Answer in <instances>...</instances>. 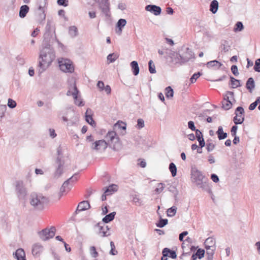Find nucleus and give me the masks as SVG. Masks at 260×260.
<instances>
[{"instance_id": "f257e3e1", "label": "nucleus", "mask_w": 260, "mask_h": 260, "mask_svg": "<svg viewBox=\"0 0 260 260\" xmlns=\"http://www.w3.org/2000/svg\"><path fill=\"white\" fill-rule=\"evenodd\" d=\"M40 52L38 71L39 74L44 72L55 58V52L50 43L43 42Z\"/></svg>"}, {"instance_id": "f03ea898", "label": "nucleus", "mask_w": 260, "mask_h": 260, "mask_svg": "<svg viewBox=\"0 0 260 260\" xmlns=\"http://www.w3.org/2000/svg\"><path fill=\"white\" fill-rule=\"evenodd\" d=\"M191 178L193 183L198 188L209 193L212 192L208 179L196 168H192L191 169Z\"/></svg>"}, {"instance_id": "7ed1b4c3", "label": "nucleus", "mask_w": 260, "mask_h": 260, "mask_svg": "<svg viewBox=\"0 0 260 260\" xmlns=\"http://www.w3.org/2000/svg\"><path fill=\"white\" fill-rule=\"evenodd\" d=\"M29 203L35 209L42 210L48 202L47 198L41 193L32 192L29 196Z\"/></svg>"}, {"instance_id": "20e7f679", "label": "nucleus", "mask_w": 260, "mask_h": 260, "mask_svg": "<svg viewBox=\"0 0 260 260\" xmlns=\"http://www.w3.org/2000/svg\"><path fill=\"white\" fill-rule=\"evenodd\" d=\"M15 191L19 200L25 203L27 191L22 181L19 180L16 182Z\"/></svg>"}, {"instance_id": "39448f33", "label": "nucleus", "mask_w": 260, "mask_h": 260, "mask_svg": "<svg viewBox=\"0 0 260 260\" xmlns=\"http://www.w3.org/2000/svg\"><path fill=\"white\" fill-rule=\"evenodd\" d=\"M79 93V90L77 87L76 82L74 80H72L70 82L69 85L68 90L67 92L68 96L72 95L75 104L78 106H83L84 104L83 101H80L79 103H78L77 98Z\"/></svg>"}, {"instance_id": "423d86ee", "label": "nucleus", "mask_w": 260, "mask_h": 260, "mask_svg": "<svg viewBox=\"0 0 260 260\" xmlns=\"http://www.w3.org/2000/svg\"><path fill=\"white\" fill-rule=\"evenodd\" d=\"M55 32L54 24L51 20H48L45 27V32L44 34V40L43 42L50 43V39L54 36L55 37Z\"/></svg>"}, {"instance_id": "0eeeda50", "label": "nucleus", "mask_w": 260, "mask_h": 260, "mask_svg": "<svg viewBox=\"0 0 260 260\" xmlns=\"http://www.w3.org/2000/svg\"><path fill=\"white\" fill-rule=\"evenodd\" d=\"M56 229L54 226H51L50 229H45L38 232L40 238L44 241L52 238L55 234Z\"/></svg>"}, {"instance_id": "6e6552de", "label": "nucleus", "mask_w": 260, "mask_h": 260, "mask_svg": "<svg viewBox=\"0 0 260 260\" xmlns=\"http://www.w3.org/2000/svg\"><path fill=\"white\" fill-rule=\"evenodd\" d=\"M47 0H37L38 9L37 13L38 15V21H40V23H42L45 19V8Z\"/></svg>"}, {"instance_id": "1a4fd4ad", "label": "nucleus", "mask_w": 260, "mask_h": 260, "mask_svg": "<svg viewBox=\"0 0 260 260\" xmlns=\"http://www.w3.org/2000/svg\"><path fill=\"white\" fill-rule=\"evenodd\" d=\"M60 69L66 73H72L74 71V67L70 60L61 58L58 60Z\"/></svg>"}, {"instance_id": "9d476101", "label": "nucleus", "mask_w": 260, "mask_h": 260, "mask_svg": "<svg viewBox=\"0 0 260 260\" xmlns=\"http://www.w3.org/2000/svg\"><path fill=\"white\" fill-rule=\"evenodd\" d=\"M99 9L102 13L105 15L106 19L108 20L110 18L111 13L110 10V4L108 0H102L99 4Z\"/></svg>"}, {"instance_id": "9b49d317", "label": "nucleus", "mask_w": 260, "mask_h": 260, "mask_svg": "<svg viewBox=\"0 0 260 260\" xmlns=\"http://www.w3.org/2000/svg\"><path fill=\"white\" fill-rule=\"evenodd\" d=\"M182 51L183 52L180 55V63L187 62L193 57L194 53L188 47H182Z\"/></svg>"}, {"instance_id": "f8f14e48", "label": "nucleus", "mask_w": 260, "mask_h": 260, "mask_svg": "<svg viewBox=\"0 0 260 260\" xmlns=\"http://www.w3.org/2000/svg\"><path fill=\"white\" fill-rule=\"evenodd\" d=\"M182 241V255L189 254L194 249V247L191 245V239L189 237H187Z\"/></svg>"}, {"instance_id": "ddd939ff", "label": "nucleus", "mask_w": 260, "mask_h": 260, "mask_svg": "<svg viewBox=\"0 0 260 260\" xmlns=\"http://www.w3.org/2000/svg\"><path fill=\"white\" fill-rule=\"evenodd\" d=\"M108 146V143L104 140H100L93 142L91 145L92 149L96 151H104Z\"/></svg>"}, {"instance_id": "4468645a", "label": "nucleus", "mask_w": 260, "mask_h": 260, "mask_svg": "<svg viewBox=\"0 0 260 260\" xmlns=\"http://www.w3.org/2000/svg\"><path fill=\"white\" fill-rule=\"evenodd\" d=\"M244 110L242 107H238L235 110L236 116L234 117V122L236 124H242L244 120V117L242 116Z\"/></svg>"}, {"instance_id": "2eb2a0df", "label": "nucleus", "mask_w": 260, "mask_h": 260, "mask_svg": "<svg viewBox=\"0 0 260 260\" xmlns=\"http://www.w3.org/2000/svg\"><path fill=\"white\" fill-rule=\"evenodd\" d=\"M43 250L44 247L40 243H37L32 246L31 253L33 256L36 257H39Z\"/></svg>"}, {"instance_id": "dca6fc26", "label": "nucleus", "mask_w": 260, "mask_h": 260, "mask_svg": "<svg viewBox=\"0 0 260 260\" xmlns=\"http://www.w3.org/2000/svg\"><path fill=\"white\" fill-rule=\"evenodd\" d=\"M106 138L108 140V144H116L119 142V138L115 131L109 132L106 135Z\"/></svg>"}, {"instance_id": "f3484780", "label": "nucleus", "mask_w": 260, "mask_h": 260, "mask_svg": "<svg viewBox=\"0 0 260 260\" xmlns=\"http://www.w3.org/2000/svg\"><path fill=\"white\" fill-rule=\"evenodd\" d=\"M145 10L153 13L156 16L160 15L161 12V8L154 5H149L146 6Z\"/></svg>"}, {"instance_id": "a211bd4d", "label": "nucleus", "mask_w": 260, "mask_h": 260, "mask_svg": "<svg viewBox=\"0 0 260 260\" xmlns=\"http://www.w3.org/2000/svg\"><path fill=\"white\" fill-rule=\"evenodd\" d=\"M72 188V184H68L67 183L64 182L58 193V199H59L62 196L67 194Z\"/></svg>"}, {"instance_id": "6ab92c4d", "label": "nucleus", "mask_w": 260, "mask_h": 260, "mask_svg": "<svg viewBox=\"0 0 260 260\" xmlns=\"http://www.w3.org/2000/svg\"><path fill=\"white\" fill-rule=\"evenodd\" d=\"M13 257L17 260H26L25 252L23 249L20 248L13 253Z\"/></svg>"}, {"instance_id": "aec40b11", "label": "nucleus", "mask_w": 260, "mask_h": 260, "mask_svg": "<svg viewBox=\"0 0 260 260\" xmlns=\"http://www.w3.org/2000/svg\"><path fill=\"white\" fill-rule=\"evenodd\" d=\"M56 162L58 165L57 168L56 169L55 173H54V177L55 178H58L59 177L61 174H62L63 171V163H62L61 161L60 158L59 157H57L56 158Z\"/></svg>"}, {"instance_id": "412c9836", "label": "nucleus", "mask_w": 260, "mask_h": 260, "mask_svg": "<svg viewBox=\"0 0 260 260\" xmlns=\"http://www.w3.org/2000/svg\"><path fill=\"white\" fill-rule=\"evenodd\" d=\"M167 54H168V57L170 59V61L173 64H176L179 62V54L177 52H175L171 50H169V51L167 52Z\"/></svg>"}, {"instance_id": "4be33fe9", "label": "nucleus", "mask_w": 260, "mask_h": 260, "mask_svg": "<svg viewBox=\"0 0 260 260\" xmlns=\"http://www.w3.org/2000/svg\"><path fill=\"white\" fill-rule=\"evenodd\" d=\"M99 228V231L98 234L102 237H107L110 235V233L108 232L109 228L107 225L106 226H101L100 223L96 225Z\"/></svg>"}, {"instance_id": "5701e85b", "label": "nucleus", "mask_w": 260, "mask_h": 260, "mask_svg": "<svg viewBox=\"0 0 260 260\" xmlns=\"http://www.w3.org/2000/svg\"><path fill=\"white\" fill-rule=\"evenodd\" d=\"M90 207V206L89 202L87 201H83L79 204L75 213H77L78 212L86 210L89 209Z\"/></svg>"}, {"instance_id": "b1692460", "label": "nucleus", "mask_w": 260, "mask_h": 260, "mask_svg": "<svg viewBox=\"0 0 260 260\" xmlns=\"http://www.w3.org/2000/svg\"><path fill=\"white\" fill-rule=\"evenodd\" d=\"M162 254L164 256L169 257L173 259L176 258L177 255L175 250H171L168 248H165L162 251Z\"/></svg>"}, {"instance_id": "393cba45", "label": "nucleus", "mask_w": 260, "mask_h": 260, "mask_svg": "<svg viewBox=\"0 0 260 260\" xmlns=\"http://www.w3.org/2000/svg\"><path fill=\"white\" fill-rule=\"evenodd\" d=\"M92 110L90 108H88L86 112L85 119L86 121L92 126L95 127L96 123L92 117L91 113Z\"/></svg>"}, {"instance_id": "a878e982", "label": "nucleus", "mask_w": 260, "mask_h": 260, "mask_svg": "<svg viewBox=\"0 0 260 260\" xmlns=\"http://www.w3.org/2000/svg\"><path fill=\"white\" fill-rule=\"evenodd\" d=\"M205 247H210L216 248V241L215 239L212 237H209L205 240L204 242Z\"/></svg>"}, {"instance_id": "bb28decb", "label": "nucleus", "mask_w": 260, "mask_h": 260, "mask_svg": "<svg viewBox=\"0 0 260 260\" xmlns=\"http://www.w3.org/2000/svg\"><path fill=\"white\" fill-rule=\"evenodd\" d=\"M231 48V45L229 42L227 40H222L220 45V49L221 52L224 53L228 52Z\"/></svg>"}, {"instance_id": "cd10ccee", "label": "nucleus", "mask_w": 260, "mask_h": 260, "mask_svg": "<svg viewBox=\"0 0 260 260\" xmlns=\"http://www.w3.org/2000/svg\"><path fill=\"white\" fill-rule=\"evenodd\" d=\"M222 65L221 62L216 60L209 61L206 64L208 68H214L215 69H219Z\"/></svg>"}, {"instance_id": "c85d7f7f", "label": "nucleus", "mask_w": 260, "mask_h": 260, "mask_svg": "<svg viewBox=\"0 0 260 260\" xmlns=\"http://www.w3.org/2000/svg\"><path fill=\"white\" fill-rule=\"evenodd\" d=\"M29 8L27 5H24L22 6L19 10V16L20 18H24L27 13L29 12Z\"/></svg>"}, {"instance_id": "c756f323", "label": "nucleus", "mask_w": 260, "mask_h": 260, "mask_svg": "<svg viewBox=\"0 0 260 260\" xmlns=\"http://www.w3.org/2000/svg\"><path fill=\"white\" fill-rule=\"evenodd\" d=\"M219 4L217 1L213 0L210 5V11L213 13L215 14L218 9Z\"/></svg>"}, {"instance_id": "7c9ffc66", "label": "nucleus", "mask_w": 260, "mask_h": 260, "mask_svg": "<svg viewBox=\"0 0 260 260\" xmlns=\"http://www.w3.org/2000/svg\"><path fill=\"white\" fill-rule=\"evenodd\" d=\"M205 254V250L202 249H199L197 250V252L193 254L191 256V258L192 260H196L197 257H198L199 259H201L202 257H204Z\"/></svg>"}, {"instance_id": "2f4dec72", "label": "nucleus", "mask_w": 260, "mask_h": 260, "mask_svg": "<svg viewBox=\"0 0 260 260\" xmlns=\"http://www.w3.org/2000/svg\"><path fill=\"white\" fill-rule=\"evenodd\" d=\"M246 87L250 92H251L252 90L254 88L255 83L252 77L248 79L246 84Z\"/></svg>"}, {"instance_id": "473e14b6", "label": "nucleus", "mask_w": 260, "mask_h": 260, "mask_svg": "<svg viewBox=\"0 0 260 260\" xmlns=\"http://www.w3.org/2000/svg\"><path fill=\"white\" fill-rule=\"evenodd\" d=\"M131 66L132 67V71L133 73V74L135 76H137L139 73V67L138 63L137 61H133L131 62Z\"/></svg>"}, {"instance_id": "72a5a7b5", "label": "nucleus", "mask_w": 260, "mask_h": 260, "mask_svg": "<svg viewBox=\"0 0 260 260\" xmlns=\"http://www.w3.org/2000/svg\"><path fill=\"white\" fill-rule=\"evenodd\" d=\"M116 215L115 212H113L109 214L106 215L103 219L102 221L105 223H109V222L112 221L115 217Z\"/></svg>"}, {"instance_id": "f704fd0d", "label": "nucleus", "mask_w": 260, "mask_h": 260, "mask_svg": "<svg viewBox=\"0 0 260 260\" xmlns=\"http://www.w3.org/2000/svg\"><path fill=\"white\" fill-rule=\"evenodd\" d=\"M126 123L123 122H119L118 121L116 124H114V128L115 129H121L123 131L121 132L122 135H124L125 133L126 130Z\"/></svg>"}, {"instance_id": "c9c22d12", "label": "nucleus", "mask_w": 260, "mask_h": 260, "mask_svg": "<svg viewBox=\"0 0 260 260\" xmlns=\"http://www.w3.org/2000/svg\"><path fill=\"white\" fill-rule=\"evenodd\" d=\"M216 134L218 136V138L220 140L224 139L227 137V133L223 132V128L221 126L218 127Z\"/></svg>"}, {"instance_id": "e433bc0d", "label": "nucleus", "mask_w": 260, "mask_h": 260, "mask_svg": "<svg viewBox=\"0 0 260 260\" xmlns=\"http://www.w3.org/2000/svg\"><path fill=\"white\" fill-rule=\"evenodd\" d=\"M69 34L72 38H75L78 35V28L75 26H70L69 28Z\"/></svg>"}, {"instance_id": "4c0bfd02", "label": "nucleus", "mask_w": 260, "mask_h": 260, "mask_svg": "<svg viewBox=\"0 0 260 260\" xmlns=\"http://www.w3.org/2000/svg\"><path fill=\"white\" fill-rule=\"evenodd\" d=\"M117 189V186L115 184H111L106 188L105 193L107 194H111L112 192L116 191Z\"/></svg>"}, {"instance_id": "58836bf2", "label": "nucleus", "mask_w": 260, "mask_h": 260, "mask_svg": "<svg viewBox=\"0 0 260 260\" xmlns=\"http://www.w3.org/2000/svg\"><path fill=\"white\" fill-rule=\"evenodd\" d=\"M78 176V173H75L72 177L64 181L66 183H67L68 184H72V187L73 186V184L77 180Z\"/></svg>"}, {"instance_id": "ea45409f", "label": "nucleus", "mask_w": 260, "mask_h": 260, "mask_svg": "<svg viewBox=\"0 0 260 260\" xmlns=\"http://www.w3.org/2000/svg\"><path fill=\"white\" fill-rule=\"evenodd\" d=\"M126 24V20L124 19L121 18L118 20L116 23V27L120 30L122 32V28L125 26Z\"/></svg>"}, {"instance_id": "a19ab883", "label": "nucleus", "mask_w": 260, "mask_h": 260, "mask_svg": "<svg viewBox=\"0 0 260 260\" xmlns=\"http://www.w3.org/2000/svg\"><path fill=\"white\" fill-rule=\"evenodd\" d=\"M230 79L232 88H235L241 86L239 80L236 79L232 76L230 77Z\"/></svg>"}, {"instance_id": "79ce46f5", "label": "nucleus", "mask_w": 260, "mask_h": 260, "mask_svg": "<svg viewBox=\"0 0 260 260\" xmlns=\"http://www.w3.org/2000/svg\"><path fill=\"white\" fill-rule=\"evenodd\" d=\"M206 149L208 152H211L214 150L215 145L213 143L212 140H208L206 142Z\"/></svg>"}, {"instance_id": "37998d69", "label": "nucleus", "mask_w": 260, "mask_h": 260, "mask_svg": "<svg viewBox=\"0 0 260 260\" xmlns=\"http://www.w3.org/2000/svg\"><path fill=\"white\" fill-rule=\"evenodd\" d=\"M165 94L168 99L172 98L173 97L174 91L171 86H168L165 89Z\"/></svg>"}, {"instance_id": "c03bdc74", "label": "nucleus", "mask_w": 260, "mask_h": 260, "mask_svg": "<svg viewBox=\"0 0 260 260\" xmlns=\"http://www.w3.org/2000/svg\"><path fill=\"white\" fill-rule=\"evenodd\" d=\"M206 249V253L208 255V260H212L213 258V256L214 253V251L216 248H213L210 247H205Z\"/></svg>"}, {"instance_id": "a18cd8bd", "label": "nucleus", "mask_w": 260, "mask_h": 260, "mask_svg": "<svg viewBox=\"0 0 260 260\" xmlns=\"http://www.w3.org/2000/svg\"><path fill=\"white\" fill-rule=\"evenodd\" d=\"M119 57V55L115 53L109 54L107 56V60L109 61V63H112L114 62L116 59H117Z\"/></svg>"}, {"instance_id": "49530a36", "label": "nucleus", "mask_w": 260, "mask_h": 260, "mask_svg": "<svg viewBox=\"0 0 260 260\" xmlns=\"http://www.w3.org/2000/svg\"><path fill=\"white\" fill-rule=\"evenodd\" d=\"M177 208L176 206H173L167 210V215L169 217L174 216L176 213Z\"/></svg>"}, {"instance_id": "de8ad7c7", "label": "nucleus", "mask_w": 260, "mask_h": 260, "mask_svg": "<svg viewBox=\"0 0 260 260\" xmlns=\"http://www.w3.org/2000/svg\"><path fill=\"white\" fill-rule=\"evenodd\" d=\"M222 108L225 110H229L232 106V103L231 101H223L222 102Z\"/></svg>"}, {"instance_id": "09e8293b", "label": "nucleus", "mask_w": 260, "mask_h": 260, "mask_svg": "<svg viewBox=\"0 0 260 260\" xmlns=\"http://www.w3.org/2000/svg\"><path fill=\"white\" fill-rule=\"evenodd\" d=\"M169 170L171 172L172 175L173 177H174L177 174V168L176 165L173 163L171 162L169 165Z\"/></svg>"}, {"instance_id": "8fccbe9b", "label": "nucleus", "mask_w": 260, "mask_h": 260, "mask_svg": "<svg viewBox=\"0 0 260 260\" xmlns=\"http://www.w3.org/2000/svg\"><path fill=\"white\" fill-rule=\"evenodd\" d=\"M243 29L244 26L243 25V23L240 21H238L235 24V27L234 28V31L235 32L241 31Z\"/></svg>"}, {"instance_id": "3c124183", "label": "nucleus", "mask_w": 260, "mask_h": 260, "mask_svg": "<svg viewBox=\"0 0 260 260\" xmlns=\"http://www.w3.org/2000/svg\"><path fill=\"white\" fill-rule=\"evenodd\" d=\"M149 71L151 74H155L156 73L155 67L152 60L148 62Z\"/></svg>"}, {"instance_id": "603ef678", "label": "nucleus", "mask_w": 260, "mask_h": 260, "mask_svg": "<svg viewBox=\"0 0 260 260\" xmlns=\"http://www.w3.org/2000/svg\"><path fill=\"white\" fill-rule=\"evenodd\" d=\"M168 219L160 218L158 223H156V226L158 228H163L168 223Z\"/></svg>"}, {"instance_id": "864d4df0", "label": "nucleus", "mask_w": 260, "mask_h": 260, "mask_svg": "<svg viewBox=\"0 0 260 260\" xmlns=\"http://www.w3.org/2000/svg\"><path fill=\"white\" fill-rule=\"evenodd\" d=\"M164 188H165V184L162 183H160L157 184V186L155 188L154 191L156 193L159 194L164 190Z\"/></svg>"}, {"instance_id": "5fc2aeb1", "label": "nucleus", "mask_w": 260, "mask_h": 260, "mask_svg": "<svg viewBox=\"0 0 260 260\" xmlns=\"http://www.w3.org/2000/svg\"><path fill=\"white\" fill-rule=\"evenodd\" d=\"M234 93L232 91H228L226 95L224 97L223 101H231V100H234Z\"/></svg>"}, {"instance_id": "6e6d98bb", "label": "nucleus", "mask_w": 260, "mask_h": 260, "mask_svg": "<svg viewBox=\"0 0 260 260\" xmlns=\"http://www.w3.org/2000/svg\"><path fill=\"white\" fill-rule=\"evenodd\" d=\"M90 253L92 257L96 258L98 256L99 253L96 251V248L94 246H91L90 248Z\"/></svg>"}, {"instance_id": "4d7b16f0", "label": "nucleus", "mask_w": 260, "mask_h": 260, "mask_svg": "<svg viewBox=\"0 0 260 260\" xmlns=\"http://www.w3.org/2000/svg\"><path fill=\"white\" fill-rule=\"evenodd\" d=\"M201 75V73L200 72H198L197 73L194 74L190 79V81L191 83H194L197 79L200 77Z\"/></svg>"}, {"instance_id": "13d9d810", "label": "nucleus", "mask_w": 260, "mask_h": 260, "mask_svg": "<svg viewBox=\"0 0 260 260\" xmlns=\"http://www.w3.org/2000/svg\"><path fill=\"white\" fill-rule=\"evenodd\" d=\"M111 250L109 252L110 254L113 255H115L117 254V251L115 250V246L113 241L110 242Z\"/></svg>"}, {"instance_id": "bf43d9fd", "label": "nucleus", "mask_w": 260, "mask_h": 260, "mask_svg": "<svg viewBox=\"0 0 260 260\" xmlns=\"http://www.w3.org/2000/svg\"><path fill=\"white\" fill-rule=\"evenodd\" d=\"M16 102L11 99H9L8 101V106L11 109L14 108L16 107Z\"/></svg>"}, {"instance_id": "052dcab7", "label": "nucleus", "mask_w": 260, "mask_h": 260, "mask_svg": "<svg viewBox=\"0 0 260 260\" xmlns=\"http://www.w3.org/2000/svg\"><path fill=\"white\" fill-rule=\"evenodd\" d=\"M254 70L256 72H260V58L255 60Z\"/></svg>"}, {"instance_id": "680f3d73", "label": "nucleus", "mask_w": 260, "mask_h": 260, "mask_svg": "<svg viewBox=\"0 0 260 260\" xmlns=\"http://www.w3.org/2000/svg\"><path fill=\"white\" fill-rule=\"evenodd\" d=\"M7 109L6 106H1L0 107V118L2 119L4 116L5 112Z\"/></svg>"}, {"instance_id": "e2e57ef3", "label": "nucleus", "mask_w": 260, "mask_h": 260, "mask_svg": "<svg viewBox=\"0 0 260 260\" xmlns=\"http://www.w3.org/2000/svg\"><path fill=\"white\" fill-rule=\"evenodd\" d=\"M231 71L232 73L236 76L239 75L238 67L236 65H233L231 67Z\"/></svg>"}, {"instance_id": "0e129e2a", "label": "nucleus", "mask_w": 260, "mask_h": 260, "mask_svg": "<svg viewBox=\"0 0 260 260\" xmlns=\"http://www.w3.org/2000/svg\"><path fill=\"white\" fill-rule=\"evenodd\" d=\"M137 126L139 129L142 128L144 127V121L141 119L139 118L137 121Z\"/></svg>"}, {"instance_id": "69168bd1", "label": "nucleus", "mask_w": 260, "mask_h": 260, "mask_svg": "<svg viewBox=\"0 0 260 260\" xmlns=\"http://www.w3.org/2000/svg\"><path fill=\"white\" fill-rule=\"evenodd\" d=\"M194 131L196 132V137L198 140L203 139L202 133L200 130L197 129Z\"/></svg>"}, {"instance_id": "338daca9", "label": "nucleus", "mask_w": 260, "mask_h": 260, "mask_svg": "<svg viewBox=\"0 0 260 260\" xmlns=\"http://www.w3.org/2000/svg\"><path fill=\"white\" fill-rule=\"evenodd\" d=\"M68 0H57V3L59 6H63L64 7H66L68 6Z\"/></svg>"}, {"instance_id": "774afa93", "label": "nucleus", "mask_w": 260, "mask_h": 260, "mask_svg": "<svg viewBox=\"0 0 260 260\" xmlns=\"http://www.w3.org/2000/svg\"><path fill=\"white\" fill-rule=\"evenodd\" d=\"M188 128L189 129H190L191 131H194L197 129L194 126V123L193 121H189L188 122Z\"/></svg>"}]
</instances>
